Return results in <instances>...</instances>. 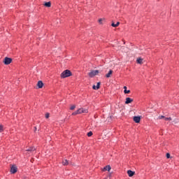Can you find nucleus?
I'll use <instances>...</instances> for the list:
<instances>
[{
	"label": "nucleus",
	"instance_id": "nucleus-1",
	"mask_svg": "<svg viewBox=\"0 0 179 179\" xmlns=\"http://www.w3.org/2000/svg\"><path fill=\"white\" fill-rule=\"evenodd\" d=\"M69 76H72V72L69 70H65L61 73V78L65 79V78H69Z\"/></svg>",
	"mask_w": 179,
	"mask_h": 179
},
{
	"label": "nucleus",
	"instance_id": "nucleus-2",
	"mask_svg": "<svg viewBox=\"0 0 179 179\" xmlns=\"http://www.w3.org/2000/svg\"><path fill=\"white\" fill-rule=\"evenodd\" d=\"M90 78H94V76H96V75H99V70H92L89 73Z\"/></svg>",
	"mask_w": 179,
	"mask_h": 179
},
{
	"label": "nucleus",
	"instance_id": "nucleus-3",
	"mask_svg": "<svg viewBox=\"0 0 179 179\" xmlns=\"http://www.w3.org/2000/svg\"><path fill=\"white\" fill-rule=\"evenodd\" d=\"M12 63V58L10 57H5L3 59V64L5 65H9Z\"/></svg>",
	"mask_w": 179,
	"mask_h": 179
},
{
	"label": "nucleus",
	"instance_id": "nucleus-4",
	"mask_svg": "<svg viewBox=\"0 0 179 179\" xmlns=\"http://www.w3.org/2000/svg\"><path fill=\"white\" fill-rule=\"evenodd\" d=\"M133 120L134 122L139 124V122H141V116H134Z\"/></svg>",
	"mask_w": 179,
	"mask_h": 179
},
{
	"label": "nucleus",
	"instance_id": "nucleus-5",
	"mask_svg": "<svg viewBox=\"0 0 179 179\" xmlns=\"http://www.w3.org/2000/svg\"><path fill=\"white\" fill-rule=\"evenodd\" d=\"M17 171V168L15 166H13L10 169V173L15 174Z\"/></svg>",
	"mask_w": 179,
	"mask_h": 179
},
{
	"label": "nucleus",
	"instance_id": "nucleus-6",
	"mask_svg": "<svg viewBox=\"0 0 179 179\" xmlns=\"http://www.w3.org/2000/svg\"><path fill=\"white\" fill-rule=\"evenodd\" d=\"M127 174H128L129 177H134V176H135V171L129 170V171H127Z\"/></svg>",
	"mask_w": 179,
	"mask_h": 179
},
{
	"label": "nucleus",
	"instance_id": "nucleus-7",
	"mask_svg": "<svg viewBox=\"0 0 179 179\" xmlns=\"http://www.w3.org/2000/svg\"><path fill=\"white\" fill-rule=\"evenodd\" d=\"M78 114H83L85 113H87V109H84V108H80L78 110Z\"/></svg>",
	"mask_w": 179,
	"mask_h": 179
},
{
	"label": "nucleus",
	"instance_id": "nucleus-8",
	"mask_svg": "<svg viewBox=\"0 0 179 179\" xmlns=\"http://www.w3.org/2000/svg\"><path fill=\"white\" fill-rule=\"evenodd\" d=\"M37 86L38 89H42L43 86H44V83H43V81L39 80L37 83Z\"/></svg>",
	"mask_w": 179,
	"mask_h": 179
},
{
	"label": "nucleus",
	"instance_id": "nucleus-9",
	"mask_svg": "<svg viewBox=\"0 0 179 179\" xmlns=\"http://www.w3.org/2000/svg\"><path fill=\"white\" fill-rule=\"evenodd\" d=\"M132 101H134L133 99L127 97V98H126L125 104H129V103H132Z\"/></svg>",
	"mask_w": 179,
	"mask_h": 179
},
{
	"label": "nucleus",
	"instance_id": "nucleus-10",
	"mask_svg": "<svg viewBox=\"0 0 179 179\" xmlns=\"http://www.w3.org/2000/svg\"><path fill=\"white\" fill-rule=\"evenodd\" d=\"M92 88L94 89V90H99V89H100V83H97L96 86L93 85Z\"/></svg>",
	"mask_w": 179,
	"mask_h": 179
},
{
	"label": "nucleus",
	"instance_id": "nucleus-11",
	"mask_svg": "<svg viewBox=\"0 0 179 179\" xmlns=\"http://www.w3.org/2000/svg\"><path fill=\"white\" fill-rule=\"evenodd\" d=\"M111 170V166L110 165H107L103 168V171H110Z\"/></svg>",
	"mask_w": 179,
	"mask_h": 179
},
{
	"label": "nucleus",
	"instance_id": "nucleus-12",
	"mask_svg": "<svg viewBox=\"0 0 179 179\" xmlns=\"http://www.w3.org/2000/svg\"><path fill=\"white\" fill-rule=\"evenodd\" d=\"M123 89L124 90V94H128L131 93L130 90H127V86H124L123 87Z\"/></svg>",
	"mask_w": 179,
	"mask_h": 179
},
{
	"label": "nucleus",
	"instance_id": "nucleus-13",
	"mask_svg": "<svg viewBox=\"0 0 179 179\" xmlns=\"http://www.w3.org/2000/svg\"><path fill=\"white\" fill-rule=\"evenodd\" d=\"M111 75H113V70H110L109 72L106 75V77L111 78Z\"/></svg>",
	"mask_w": 179,
	"mask_h": 179
},
{
	"label": "nucleus",
	"instance_id": "nucleus-14",
	"mask_svg": "<svg viewBox=\"0 0 179 179\" xmlns=\"http://www.w3.org/2000/svg\"><path fill=\"white\" fill-rule=\"evenodd\" d=\"M119 26H120V22H117L116 24H115L114 22L111 24L112 27H118Z\"/></svg>",
	"mask_w": 179,
	"mask_h": 179
},
{
	"label": "nucleus",
	"instance_id": "nucleus-15",
	"mask_svg": "<svg viewBox=\"0 0 179 179\" xmlns=\"http://www.w3.org/2000/svg\"><path fill=\"white\" fill-rule=\"evenodd\" d=\"M34 150H36V148L34 147H31L27 150V152H34Z\"/></svg>",
	"mask_w": 179,
	"mask_h": 179
},
{
	"label": "nucleus",
	"instance_id": "nucleus-16",
	"mask_svg": "<svg viewBox=\"0 0 179 179\" xmlns=\"http://www.w3.org/2000/svg\"><path fill=\"white\" fill-rule=\"evenodd\" d=\"M62 164L63 166H68V164H69V162L66 159H64Z\"/></svg>",
	"mask_w": 179,
	"mask_h": 179
},
{
	"label": "nucleus",
	"instance_id": "nucleus-17",
	"mask_svg": "<svg viewBox=\"0 0 179 179\" xmlns=\"http://www.w3.org/2000/svg\"><path fill=\"white\" fill-rule=\"evenodd\" d=\"M45 6H46L47 8H51V2H46L45 3Z\"/></svg>",
	"mask_w": 179,
	"mask_h": 179
},
{
	"label": "nucleus",
	"instance_id": "nucleus-18",
	"mask_svg": "<svg viewBox=\"0 0 179 179\" xmlns=\"http://www.w3.org/2000/svg\"><path fill=\"white\" fill-rule=\"evenodd\" d=\"M137 64H143V59H138Z\"/></svg>",
	"mask_w": 179,
	"mask_h": 179
},
{
	"label": "nucleus",
	"instance_id": "nucleus-19",
	"mask_svg": "<svg viewBox=\"0 0 179 179\" xmlns=\"http://www.w3.org/2000/svg\"><path fill=\"white\" fill-rule=\"evenodd\" d=\"M3 132V125L0 124V133Z\"/></svg>",
	"mask_w": 179,
	"mask_h": 179
},
{
	"label": "nucleus",
	"instance_id": "nucleus-20",
	"mask_svg": "<svg viewBox=\"0 0 179 179\" xmlns=\"http://www.w3.org/2000/svg\"><path fill=\"white\" fill-rule=\"evenodd\" d=\"M78 114H79V112H78V110H76L72 113V115H78Z\"/></svg>",
	"mask_w": 179,
	"mask_h": 179
},
{
	"label": "nucleus",
	"instance_id": "nucleus-21",
	"mask_svg": "<svg viewBox=\"0 0 179 179\" xmlns=\"http://www.w3.org/2000/svg\"><path fill=\"white\" fill-rule=\"evenodd\" d=\"M171 117H164L165 121H171Z\"/></svg>",
	"mask_w": 179,
	"mask_h": 179
},
{
	"label": "nucleus",
	"instance_id": "nucleus-22",
	"mask_svg": "<svg viewBox=\"0 0 179 179\" xmlns=\"http://www.w3.org/2000/svg\"><path fill=\"white\" fill-rule=\"evenodd\" d=\"M76 108V106L75 105H73L71 106L70 110H75Z\"/></svg>",
	"mask_w": 179,
	"mask_h": 179
},
{
	"label": "nucleus",
	"instance_id": "nucleus-23",
	"mask_svg": "<svg viewBox=\"0 0 179 179\" xmlns=\"http://www.w3.org/2000/svg\"><path fill=\"white\" fill-rule=\"evenodd\" d=\"M93 135V132L90 131L87 133V136H92Z\"/></svg>",
	"mask_w": 179,
	"mask_h": 179
},
{
	"label": "nucleus",
	"instance_id": "nucleus-24",
	"mask_svg": "<svg viewBox=\"0 0 179 179\" xmlns=\"http://www.w3.org/2000/svg\"><path fill=\"white\" fill-rule=\"evenodd\" d=\"M163 118H165L163 115H160L158 117V120H163Z\"/></svg>",
	"mask_w": 179,
	"mask_h": 179
},
{
	"label": "nucleus",
	"instance_id": "nucleus-25",
	"mask_svg": "<svg viewBox=\"0 0 179 179\" xmlns=\"http://www.w3.org/2000/svg\"><path fill=\"white\" fill-rule=\"evenodd\" d=\"M45 118H50V113L45 114Z\"/></svg>",
	"mask_w": 179,
	"mask_h": 179
},
{
	"label": "nucleus",
	"instance_id": "nucleus-26",
	"mask_svg": "<svg viewBox=\"0 0 179 179\" xmlns=\"http://www.w3.org/2000/svg\"><path fill=\"white\" fill-rule=\"evenodd\" d=\"M166 159H170V153H166Z\"/></svg>",
	"mask_w": 179,
	"mask_h": 179
},
{
	"label": "nucleus",
	"instance_id": "nucleus-27",
	"mask_svg": "<svg viewBox=\"0 0 179 179\" xmlns=\"http://www.w3.org/2000/svg\"><path fill=\"white\" fill-rule=\"evenodd\" d=\"M99 23L101 24V22H103V20H102V19H99Z\"/></svg>",
	"mask_w": 179,
	"mask_h": 179
},
{
	"label": "nucleus",
	"instance_id": "nucleus-28",
	"mask_svg": "<svg viewBox=\"0 0 179 179\" xmlns=\"http://www.w3.org/2000/svg\"><path fill=\"white\" fill-rule=\"evenodd\" d=\"M35 128V131H37V127H34Z\"/></svg>",
	"mask_w": 179,
	"mask_h": 179
}]
</instances>
